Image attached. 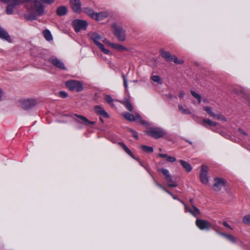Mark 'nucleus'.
Masks as SVG:
<instances>
[{
    "mask_svg": "<svg viewBox=\"0 0 250 250\" xmlns=\"http://www.w3.org/2000/svg\"><path fill=\"white\" fill-rule=\"evenodd\" d=\"M108 15L107 12L103 11L100 13H96L94 19L97 21H102L106 18Z\"/></svg>",
    "mask_w": 250,
    "mask_h": 250,
    "instance_id": "19",
    "label": "nucleus"
},
{
    "mask_svg": "<svg viewBox=\"0 0 250 250\" xmlns=\"http://www.w3.org/2000/svg\"><path fill=\"white\" fill-rule=\"evenodd\" d=\"M203 109L206 111L209 115L210 117L213 118H215V119H219L220 118V116L219 115H217L216 114H215V113H214L212 110H211V109L210 107L209 106H204L203 107Z\"/></svg>",
    "mask_w": 250,
    "mask_h": 250,
    "instance_id": "22",
    "label": "nucleus"
},
{
    "mask_svg": "<svg viewBox=\"0 0 250 250\" xmlns=\"http://www.w3.org/2000/svg\"><path fill=\"white\" fill-rule=\"evenodd\" d=\"M178 109L182 113L184 114H190L191 113L189 109L184 108L182 105H178Z\"/></svg>",
    "mask_w": 250,
    "mask_h": 250,
    "instance_id": "33",
    "label": "nucleus"
},
{
    "mask_svg": "<svg viewBox=\"0 0 250 250\" xmlns=\"http://www.w3.org/2000/svg\"><path fill=\"white\" fill-rule=\"evenodd\" d=\"M59 95L62 98H66L67 97V94L64 91H60Z\"/></svg>",
    "mask_w": 250,
    "mask_h": 250,
    "instance_id": "44",
    "label": "nucleus"
},
{
    "mask_svg": "<svg viewBox=\"0 0 250 250\" xmlns=\"http://www.w3.org/2000/svg\"><path fill=\"white\" fill-rule=\"evenodd\" d=\"M158 187H159L160 188H162V187H163V186H162L161 185H160V184L158 186Z\"/></svg>",
    "mask_w": 250,
    "mask_h": 250,
    "instance_id": "57",
    "label": "nucleus"
},
{
    "mask_svg": "<svg viewBox=\"0 0 250 250\" xmlns=\"http://www.w3.org/2000/svg\"><path fill=\"white\" fill-rule=\"evenodd\" d=\"M139 163L142 166H143V164L140 162H139Z\"/></svg>",
    "mask_w": 250,
    "mask_h": 250,
    "instance_id": "58",
    "label": "nucleus"
},
{
    "mask_svg": "<svg viewBox=\"0 0 250 250\" xmlns=\"http://www.w3.org/2000/svg\"><path fill=\"white\" fill-rule=\"evenodd\" d=\"M113 48L119 51H128L129 50L128 48H127L122 44H119V43H114L112 47Z\"/></svg>",
    "mask_w": 250,
    "mask_h": 250,
    "instance_id": "20",
    "label": "nucleus"
},
{
    "mask_svg": "<svg viewBox=\"0 0 250 250\" xmlns=\"http://www.w3.org/2000/svg\"><path fill=\"white\" fill-rule=\"evenodd\" d=\"M49 62L55 66L62 69H65V67L62 61L56 58H51L49 60Z\"/></svg>",
    "mask_w": 250,
    "mask_h": 250,
    "instance_id": "14",
    "label": "nucleus"
},
{
    "mask_svg": "<svg viewBox=\"0 0 250 250\" xmlns=\"http://www.w3.org/2000/svg\"><path fill=\"white\" fill-rule=\"evenodd\" d=\"M66 86L71 91L80 92L83 89L82 83L77 80H70L65 82Z\"/></svg>",
    "mask_w": 250,
    "mask_h": 250,
    "instance_id": "5",
    "label": "nucleus"
},
{
    "mask_svg": "<svg viewBox=\"0 0 250 250\" xmlns=\"http://www.w3.org/2000/svg\"><path fill=\"white\" fill-rule=\"evenodd\" d=\"M159 171L163 173V174L165 176L166 180L169 183L167 184V186L169 187H177L178 186V184L176 182L172 180L171 175L170 174L169 171L167 169L161 168L159 169Z\"/></svg>",
    "mask_w": 250,
    "mask_h": 250,
    "instance_id": "7",
    "label": "nucleus"
},
{
    "mask_svg": "<svg viewBox=\"0 0 250 250\" xmlns=\"http://www.w3.org/2000/svg\"><path fill=\"white\" fill-rule=\"evenodd\" d=\"M17 5L10 3L6 7V12L8 15H12L13 13L15 7Z\"/></svg>",
    "mask_w": 250,
    "mask_h": 250,
    "instance_id": "31",
    "label": "nucleus"
},
{
    "mask_svg": "<svg viewBox=\"0 0 250 250\" xmlns=\"http://www.w3.org/2000/svg\"><path fill=\"white\" fill-rule=\"evenodd\" d=\"M3 95V91L0 87V102L1 101L2 97Z\"/></svg>",
    "mask_w": 250,
    "mask_h": 250,
    "instance_id": "48",
    "label": "nucleus"
},
{
    "mask_svg": "<svg viewBox=\"0 0 250 250\" xmlns=\"http://www.w3.org/2000/svg\"><path fill=\"white\" fill-rule=\"evenodd\" d=\"M42 34L45 40L48 42L53 40V36L51 32L48 29H45L43 31Z\"/></svg>",
    "mask_w": 250,
    "mask_h": 250,
    "instance_id": "23",
    "label": "nucleus"
},
{
    "mask_svg": "<svg viewBox=\"0 0 250 250\" xmlns=\"http://www.w3.org/2000/svg\"><path fill=\"white\" fill-rule=\"evenodd\" d=\"M208 125L211 126H215L217 125V123L212 122L210 119H204L202 120L201 125L205 127H207L206 125Z\"/></svg>",
    "mask_w": 250,
    "mask_h": 250,
    "instance_id": "26",
    "label": "nucleus"
},
{
    "mask_svg": "<svg viewBox=\"0 0 250 250\" xmlns=\"http://www.w3.org/2000/svg\"><path fill=\"white\" fill-rule=\"evenodd\" d=\"M42 2L47 4H51L53 3L55 0H40Z\"/></svg>",
    "mask_w": 250,
    "mask_h": 250,
    "instance_id": "45",
    "label": "nucleus"
},
{
    "mask_svg": "<svg viewBox=\"0 0 250 250\" xmlns=\"http://www.w3.org/2000/svg\"><path fill=\"white\" fill-rule=\"evenodd\" d=\"M164 191H165V192H166L167 193L168 192V191L167 189L165 188H164V187H162V188H161Z\"/></svg>",
    "mask_w": 250,
    "mask_h": 250,
    "instance_id": "54",
    "label": "nucleus"
},
{
    "mask_svg": "<svg viewBox=\"0 0 250 250\" xmlns=\"http://www.w3.org/2000/svg\"><path fill=\"white\" fill-rule=\"evenodd\" d=\"M164 191H165V192H166L167 193L168 192V191L167 189L165 188H164V187H162V188H161Z\"/></svg>",
    "mask_w": 250,
    "mask_h": 250,
    "instance_id": "53",
    "label": "nucleus"
},
{
    "mask_svg": "<svg viewBox=\"0 0 250 250\" xmlns=\"http://www.w3.org/2000/svg\"><path fill=\"white\" fill-rule=\"evenodd\" d=\"M103 42H104L105 44H107L110 47H112V46L114 43L111 42L108 39L105 38L103 40H102Z\"/></svg>",
    "mask_w": 250,
    "mask_h": 250,
    "instance_id": "41",
    "label": "nucleus"
},
{
    "mask_svg": "<svg viewBox=\"0 0 250 250\" xmlns=\"http://www.w3.org/2000/svg\"><path fill=\"white\" fill-rule=\"evenodd\" d=\"M214 181L213 188L215 191H220L225 186V181L223 179L215 178Z\"/></svg>",
    "mask_w": 250,
    "mask_h": 250,
    "instance_id": "13",
    "label": "nucleus"
},
{
    "mask_svg": "<svg viewBox=\"0 0 250 250\" xmlns=\"http://www.w3.org/2000/svg\"><path fill=\"white\" fill-rule=\"evenodd\" d=\"M0 38L9 43L12 42L11 37L7 31L1 27H0Z\"/></svg>",
    "mask_w": 250,
    "mask_h": 250,
    "instance_id": "15",
    "label": "nucleus"
},
{
    "mask_svg": "<svg viewBox=\"0 0 250 250\" xmlns=\"http://www.w3.org/2000/svg\"><path fill=\"white\" fill-rule=\"evenodd\" d=\"M141 147L146 152L152 153L153 151V148L152 147L146 146H142Z\"/></svg>",
    "mask_w": 250,
    "mask_h": 250,
    "instance_id": "36",
    "label": "nucleus"
},
{
    "mask_svg": "<svg viewBox=\"0 0 250 250\" xmlns=\"http://www.w3.org/2000/svg\"><path fill=\"white\" fill-rule=\"evenodd\" d=\"M195 224L201 230H208L211 226V224L208 221L204 219H196Z\"/></svg>",
    "mask_w": 250,
    "mask_h": 250,
    "instance_id": "10",
    "label": "nucleus"
},
{
    "mask_svg": "<svg viewBox=\"0 0 250 250\" xmlns=\"http://www.w3.org/2000/svg\"><path fill=\"white\" fill-rule=\"evenodd\" d=\"M223 225L227 227V228H229V229H232V228L230 227V226L227 222H223Z\"/></svg>",
    "mask_w": 250,
    "mask_h": 250,
    "instance_id": "47",
    "label": "nucleus"
},
{
    "mask_svg": "<svg viewBox=\"0 0 250 250\" xmlns=\"http://www.w3.org/2000/svg\"><path fill=\"white\" fill-rule=\"evenodd\" d=\"M193 201V199H191L190 200V202L191 205H193V204H192Z\"/></svg>",
    "mask_w": 250,
    "mask_h": 250,
    "instance_id": "55",
    "label": "nucleus"
},
{
    "mask_svg": "<svg viewBox=\"0 0 250 250\" xmlns=\"http://www.w3.org/2000/svg\"><path fill=\"white\" fill-rule=\"evenodd\" d=\"M122 77L123 78L124 80V84L126 89L127 88V80L125 78V74L122 75Z\"/></svg>",
    "mask_w": 250,
    "mask_h": 250,
    "instance_id": "43",
    "label": "nucleus"
},
{
    "mask_svg": "<svg viewBox=\"0 0 250 250\" xmlns=\"http://www.w3.org/2000/svg\"><path fill=\"white\" fill-rule=\"evenodd\" d=\"M180 162L182 166H183V167L188 172H190L192 170V167L188 162L182 160H180Z\"/></svg>",
    "mask_w": 250,
    "mask_h": 250,
    "instance_id": "27",
    "label": "nucleus"
},
{
    "mask_svg": "<svg viewBox=\"0 0 250 250\" xmlns=\"http://www.w3.org/2000/svg\"><path fill=\"white\" fill-rule=\"evenodd\" d=\"M191 93L194 98L198 100V103L200 104L201 102V97L200 95L193 91H191Z\"/></svg>",
    "mask_w": 250,
    "mask_h": 250,
    "instance_id": "38",
    "label": "nucleus"
},
{
    "mask_svg": "<svg viewBox=\"0 0 250 250\" xmlns=\"http://www.w3.org/2000/svg\"><path fill=\"white\" fill-rule=\"evenodd\" d=\"M122 115L126 120H128L129 121H134L137 120H139L140 122L142 124H145V121L141 119V116L138 113H135V114L133 115L128 112H125L123 113Z\"/></svg>",
    "mask_w": 250,
    "mask_h": 250,
    "instance_id": "9",
    "label": "nucleus"
},
{
    "mask_svg": "<svg viewBox=\"0 0 250 250\" xmlns=\"http://www.w3.org/2000/svg\"><path fill=\"white\" fill-rule=\"evenodd\" d=\"M151 80L153 82L157 83L159 84H161L162 83V81L160 77L159 76H157V75L152 76L151 77Z\"/></svg>",
    "mask_w": 250,
    "mask_h": 250,
    "instance_id": "35",
    "label": "nucleus"
},
{
    "mask_svg": "<svg viewBox=\"0 0 250 250\" xmlns=\"http://www.w3.org/2000/svg\"><path fill=\"white\" fill-rule=\"evenodd\" d=\"M162 56L165 58L167 61L172 62V56L170 55L169 52L167 51H163L161 53Z\"/></svg>",
    "mask_w": 250,
    "mask_h": 250,
    "instance_id": "30",
    "label": "nucleus"
},
{
    "mask_svg": "<svg viewBox=\"0 0 250 250\" xmlns=\"http://www.w3.org/2000/svg\"><path fill=\"white\" fill-rule=\"evenodd\" d=\"M4 3L14 4L15 5H19L21 3L20 0H2Z\"/></svg>",
    "mask_w": 250,
    "mask_h": 250,
    "instance_id": "34",
    "label": "nucleus"
},
{
    "mask_svg": "<svg viewBox=\"0 0 250 250\" xmlns=\"http://www.w3.org/2000/svg\"><path fill=\"white\" fill-rule=\"evenodd\" d=\"M208 168L207 166L202 165L201 167V169L200 173V179L201 182L204 184H207L208 182Z\"/></svg>",
    "mask_w": 250,
    "mask_h": 250,
    "instance_id": "11",
    "label": "nucleus"
},
{
    "mask_svg": "<svg viewBox=\"0 0 250 250\" xmlns=\"http://www.w3.org/2000/svg\"><path fill=\"white\" fill-rule=\"evenodd\" d=\"M83 11L86 14L90 16L91 18L93 19L95 18L96 13H95L92 9L88 8H84Z\"/></svg>",
    "mask_w": 250,
    "mask_h": 250,
    "instance_id": "32",
    "label": "nucleus"
},
{
    "mask_svg": "<svg viewBox=\"0 0 250 250\" xmlns=\"http://www.w3.org/2000/svg\"><path fill=\"white\" fill-rule=\"evenodd\" d=\"M220 234L221 235L225 237L230 242H231L233 243H235L237 242L236 238L231 234H226V233H220Z\"/></svg>",
    "mask_w": 250,
    "mask_h": 250,
    "instance_id": "25",
    "label": "nucleus"
},
{
    "mask_svg": "<svg viewBox=\"0 0 250 250\" xmlns=\"http://www.w3.org/2000/svg\"><path fill=\"white\" fill-rule=\"evenodd\" d=\"M184 95L185 93L181 91L179 94V98L181 99H183L184 98Z\"/></svg>",
    "mask_w": 250,
    "mask_h": 250,
    "instance_id": "50",
    "label": "nucleus"
},
{
    "mask_svg": "<svg viewBox=\"0 0 250 250\" xmlns=\"http://www.w3.org/2000/svg\"><path fill=\"white\" fill-rule=\"evenodd\" d=\"M145 132L147 135L155 139L162 138L167 133L164 129L160 127H150Z\"/></svg>",
    "mask_w": 250,
    "mask_h": 250,
    "instance_id": "2",
    "label": "nucleus"
},
{
    "mask_svg": "<svg viewBox=\"0 0 250 250\" xmlns=\"http://www.w3.org/2000/svg\"><path fill=\"white\" fill-rule=\"evenodd\" d=\"M218 115H219L220 116V118H219L218 119H220L222 121H226V119L225 117H224L223 116H222L221 114H218Z\"/></svg>",
    "mask_w": 250,
    "mask_h": 250,
    "instance_id": "49",
    "label": "nucleus"
},
{
    "mask_svg": "<svg viewBox=\"0 0 250 250\" xmlns=\"http://www.w3.org/2000/svg\"><path fill=\"white\" fill-rule=\"evenodd\" d=\"M172 61H173L176 64H182L184 62L182 60H179L178 58L175 56H172Z\"/></svg>",
    "mask_w": 250,
    "mask_h": 250,
    "instance_id": "40",
    "label": "nucleus"
},
{
    "mask_svg": "<svg viewBox=\"0 0 250 250\" xmlns=\"http://www.w3.org/2000/svg\"><path fill=\"white\" fill-rule=\"evenodd\" d=\"M239 132H240L242 134L244 135H245V136H246V135H247V133H246L245 131H244L243 130H241V129H239Z\"/></svg>",
    "mask_w": 250,
    "mask_h": 250,
    "instance_id": "51",
    "label": "nucleus"
},
{
    "mask_svg": "<svg viewBox=\"0 0 250 250\" xmlns=\"http://www.w3.org/2000/svg\"><path fill=\"white\" fill-rule=\"evenodd\" d=\"M104 99L107 103H108L110 105H113V100L110 96L105 95L104 97Z\"/></svg>",
    "mask_w": 250,
    "mask_h": 250,
    "instance_id": "39",
    "label": "nucleus"
},
{
    "mask_svg": "<svg viewBox=\"0 0 250 250\" xmlns=\"http://www.w3.org/2000/svg\"><path fill=\"white\" fill-rule=\"evenodd\" d=\"M155 183H156V185L158 187V186L160 185V184H159V183H158L157 182H156V181H155Z\"/></svg>",
    "mask_w": 250,
    "mask_h": 250,
    "instance_id": "56",
    "label": "nucleus"
},
{
    "mask_svg": "<svg viewBox=\"0 0 250 250\" xmlns=\"http://www.w3.org/2000/svg\"><path fill=\"white\" fill-rule=\"evenodd\" d=\"M30 11L35 13L38 16H42L44 13L43 5L38 0H34L31 2Z\"/></svg>",
    "mask_w": 250,
    "mask_h": 250,
    "instance_id": "4",
    "label": "nucleus"
},
{
    "mask_svg": "<svg viewBox=\"0 0 250 250\" xmlns=\"http://www.w3.org/2000/svg\"><path fill=\"white\" fill-rule=\"evenodd\" d=\"M167 193L169 194V195H170L173 197V198L174 199H177V200H179L180 202H181V201H182L180 199L178 198L175 195H174L172 193H171L169 191H168V192H167Z\"/></svg>",
    "mask_w": 250,
    "mask_h": 250,
    "instance_id": "46",
    "label": "nucleus"
},
{
    "mask_svg": "<svg viewBox=\"0 0 250 250\" xmlns=\"http://www.w3.org/2000/svg\"><path fill=\"white\" fill-rule=\"evenodd\" d=\"M73 26L75 30L78 32L81 30H85L87 26V22L84 21L75 20L72 22Z\"/></svg>",
    "mask_w": 250,
    "mask_h": 250,
    "instance_id": "8",
    "label": "nucleus"
},
{
    "mask_svg": "<svg viewBox=\"0 0 250 250\" xmlns=\"http://www.w3.org/2000/svg\"><path fill=\"white\" fill-rule=\"evenodd\" d=\"M95 112L99 115L102 116L105 118L108 117V113L104 110V109L100 105H96L94 107Z\"/></svg>",
    "mask_w": 250,
    "mask_h": 250,
    "instance_id": "17",
    "label": "nucleus"
},
{
    "mask_svg": "<svg viewBox=\"0 0 250 250\" xmlns=\"http://www.w3.org/2000/svg\"><path fill=\"white\" fill-rule=\"evenodd\" d=\"M128 130L130 132H131L133 135V136L138 139V134L137 133V132H136L135 130H133L132 129H131V128H129L128 129Z\"/></svg>",
    "mask_w": 250,
    "mask_h": 250,
    "instance_id": "42",
    "label": "nucleus"
},
{
    "mask_svg": "<svg viewBox=\"0 0 250 250\" xmlns=\"http://www.w3.org/2000/svg\"><path fill=\"white\" fill-rule=\"evenodd\" d=\"M28 19L29 20H36V18L35 16H31V17L28 18Z\"/></svg>",
    "mask_w": 250,
    "mask_h": 250,
    "instance_id": "52",
    "label": "nucleus"
},
{
    "mask_svg": "<svg viewBox=\"0 0 250 250\" xmlns=\"http://www.w3.org/2000/svg\"><path fill=\"white\" fill-rule=\"evenodd\" d=\"M21 107L25 110L30 109L34 107L37 104V101L35 99H26L20 101Z\"/></svg>",
    "mask_w": 250,
    "mask_h": 250,
    "instance_id": "6",
    "label": "nucleus"
},
{
    "mask_svg": "<svg viewBox=\"0 0 250 250\" xmlns=\"http://www.w3.org/2000/svg\"><path fill=\"white\" fill-rule=\"evenodd\" d=\"M113 33L118 40L120 42H124L126 40L125 31L123 28L117 24L112 25Z\"/></svg>",
    "mask_w": 250,
    "mask_h": 250,
    "instance_id": "3",
    "label": "nucleus"
},
{
    "mask_svg": "<svg viewBox=\"0 0 250 250\" xmlns=\"http://www.w3.org/2000/svg\"><path fill=\"white\" fill-rule=\"evenodd\" d=\"M72 8L75 12H79L81 10V3L79 0H70Z\"/></svg>",
    "mask_w": 250,
    "mask_h": 250,
    "instance_id": "16",
    "label": "nucleus"
},
{
    "mask_svg": "<svg viewBox=\"0 0 250 250\" xmlns=\"http://www.w3.org/2000/svg\"><path fill=\"white\" fill-rule=\"evenodd\" d=\"M181 203L184 205L185 211L186 212H189L195 217H198L200 214L199 209L194 205H192V208H190L183 201H181Z\"/></svg>",
    "mask_w": 250,
    "mask_h": 250,
    "instance_id": "12",
    "label": "nucleus"
},
{
    "mask_svg": "<svg viewBox=\"0 0 250 250\" xmlns=\"http://www.w3.org/2000/svg\"><path fill=\"white\" fill-rule=\"evenodd\" d=\"M88 36L90 39L93 41L94 44L98 47L100 50L105 54L111 55V52L107 49H106L104 44L100 42L102 41V37L96 32H90L88 33Z\"/></svg>",
    "mask_w": 250,
    "mask_h": 250,
    "instance_id": "1",
    "label": "nucleus"
},
{
    "mask_svg": "<svg viewBox=\"0 0 250 250\" xmlns=\"http://www.w3.org/2000/svg\"><path fill=\"white\" fill-rule=\"evenodd\" d=\"M158 156L161 158H166L167 161L169 162H174L176 161L175 157L168 156L167 154L159 153Z\"/></svg>",
    "mask_w": 250,
    "mask_h": 250,
    "instance_id": "24",
    "label": "nucleus"
},
{
    "mask_svg": "<svg viewBox=\"0 0 250 250\" xmlns=\"http://www.w3.org/2000/svg\"><path fill=\"white\" fill-rule=\"evenodd\" d=\"M118 144L122 146L123 149L124 150V151L128 154L130 157H131L132 158L136 159L138 160L137 159H136L132 153V152L130 150V149L127 147V146L123 142H119L118 143Z\"/></svg>",
    "mask_w": 250,
    "mask_h": 250,
    "instance_id": "21",
    "label": "nucleus"
},
{
    "mask_svg": "<svg viewBox=\"0 0 250 250\" xmlns=\"http://www.w3.org/2000/svg\"><path fill=\"white\" fill-rule=\"evenodd\" d=\"M242 221L245 224L250 225V214L244 216Z\"/></svg>",
    "mask_w": 250,
    "mask_h": 250,
    "instance_id": "37",
    "label": "nucleus"
},
{
    "mask_svg": "<svg viewBox=\"0 0 250 250\" xmlns=\"http://www.w3.org/2000/svg\"><path fill=\"white\" fill-rule=\"evenodd\" d=\"M67 8L66 7L62 6L58 7L57 9V14L59 16H63L66 14L67 13Z\"/></svg>",
    "mask_w": 250,
    "mask_h": 250,
    "instance_id": "28",
    "label": "nucleus"
},
{
    "mask_svg": "<svg viewBox=\"0 0 250 250\" xmlns=\"http://www.w3.org/2000/svg\"><path fill=\"white\" fill-rule=\"evenodd\" d=\"M75 116H77V117H78L81 120L82 123H83L85 125H87V124L93 125V124H94V123H95L94 122L89 121L84 116H83L82 115H76Z\"/></svg>",
    "mask_w": 250,
    "mask_h": 250,
    "instance_id": "29",
    "label": "nucleus"
},
{
    "mask_svg": "<svg viewBox=\"0 0 250 250\" xmlns=\"http://www.w3.org/2000/svg\"><path fill=\"white\" fill-rule=\"evenodd\" d=\"M121 104L125 106L126 108L129 111H133V106L128 99H125L124 101L120 102Z\"/></svg>",
    "mask_w": 250,
    "mask_h": 250,
    "instance_id": "18",
    "label": "nucleus"
}]
</instances>
